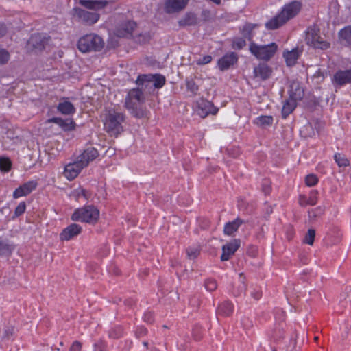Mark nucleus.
<instances>
[{"label":"nucleus","mask_w":351,"mask_h":351,"mask_svg":"<svg viewBox=\"0 0 351 351\" xmlns=\"http://www.w3.org/2000/svg\"><path fill=\"white\" fill-rule=\"evenodd\" d=\"M144 101L143 94L139 88L131 89L125 97V106L135 117L143 118L147 116V111L142 108Z\"/></svg>","instance_id":"1"},{"label":"nucleus","mask_w":351,"mask_h":351,"mask_svg":"<svg viewBox=\"0 0 351 351\" xmlns=\"http://www.w3.org/2000/svg\"><path fill=\"white\" fill-rule=\"evenodd\" d=\"M125 116L123 112L116 110H109L105 115L104 126L105 130L112 136H117L123 130L122 123Z\"/></svg>","instance_id":"2"},{"label":"nucleus","mask_w":351,"mask_h":351,"mask_svg":"<svg viewBox=\"0 0 351 351\" xmlns=\"http://www.w3.org/2000/svg\"><path fill=\"white\" fill-rule=\"evenodd\" d=\"M104 47V41L99 36L94 34H87L80 38L77 43L78 49L86 53L91 51H99Z\"/></svg>","instance_id":"3"},{"label":"nucleus","mask_w":351,"mask_h":351,"mask_svg":"<svg viewBox=\"0 0 351 351\" xmlns=\"http://www.w3.org/2000/svg\"><path fill=\"white\" fill-rule=\"evenodd\" d=\"M99 218V210L92 205L84 206L76 209L71 216V219L75 221L95 223Z\"/></svg>","instance_id":"4"},{"label":"nucleus","mask_w":351,"mask_h":351,"mask_svg":"<svg viewBox=\"0 0 351 351\" xmlns=\"http://www.w3.org/2000/svg\"><path fill=\"white\" fill-rule=\"evenodd\" d=\"M278 46L275 43L267 45H258L251 43L250 45V52L258 59L263 60H270L276 52Z\"/></svg>","instance_id":"5"},{"label":"nucleus","mask_w":351,"mask_h":351,"mask_svg":"<svg viewBox=\"0 0 351 351\" xmlns=\"http://www.w3.org/2000/svg\"><path fill=\"white\" fill-rule=\"evenodd\" d=\"M301 9L299 1H292L283 7L281 12L272 18L269 22H287L296 16Z\"/></svg>","instance_id":"6"},{"label":"nucleus","mask_w":351,"mask_h":351,"mask_svg":"<svg viewBox=\"0 0 351 351\" xmlns=\"http://www.w3.org/2000/svg\"><path fill=\"white\" fill-rule=\"evenodd\" d=\"M306 33V40L308 45L322 50H326L330 47V43L324 40L319 35V29L315 25H313V27L308 28Z\"/></svg>","instance_id":"7"},{"label":"nucleus","mask_w":351,"mask_h":351,"mask_svg":"<svg viewBox=\"0 0 351 351\" xmlns=\"http://www.w3.org/2000/svg\"><path fill=\"white\" fill-rule=\"evenodd\" d=\"M150 82L153 83L154 88H160L165 84L166 79L161 74H145L139 75L136 81L137 85L145 84V86Z\"/></svg>","instance_id":"8"},{"label":"nucleus","mask_w":351,"mask_h":351,"mask_svg":"<svg viewBox=\"0 0 351 351\" xmlns=\"http://www.w3.org/2000/svg\"><path fill=\"white\" fill-rule=\"evenodd\" d=\"M49 37L46 34H36L32 35L27 43V48L28 50L38 52L43 50L45 45L47 44Z\"/></svg>","instance_id":"9"},{"label":"nucleus","mask_w":351,"mask_h":351,"mask_svg":"<svg viewBox=\"0 0 351 351\" xmlns=\"http://www.w3.org/2000/svg\"><path fill=\"white\" fill-rule=\"evenodd\" d=\"M295 93H292L290 97L284 104L282 109V116L285 119L296 107V101L301 99L303 96V90L300 88H296Z\"/></svg>","instance_id":"10"},{"label":"nucleus","mask_w":351,"mask_h":351,"mask_svg":"<svg viewBox=\"0 0 351 351\" xmlns=\"http://www.w3.org/2000/svg\"><path fill=\"white\" fill-rule=\"evenodd\" d=\"M197 114L205 118L209 114H216L218 112V108L209 101L201 99L197 102L196 106Z\"/></svg>","instance_id":"11"},{"label":"nucleus","mask_w":351,"mask_h":351,"mask_svg":"<svg viewBox=\"0 0 351 351\" xmlns=\"http://www.w3.org/2000/svg\"><path fill=\"white\" fill-rule=\"evenodd\" d=\"M84 168L82 164L80 163V160L76 158L75 161L66 165L64 175L68 180H72L78 176Z\"/></svg>","instance_id":"12"},{"label":"nucleus","mask_w":351,"mask_h":351,"mask_svg":"<svg viewBox=\"0 0 351 351\" xmlns=\"http://www.w3.org/2000/svg\"><path fill=\"white\" fill-rule=\"evenodd\" d=\"M38 186L36 180L28 181L16 189L13 193V197L15 199L26 196L31 193Z\"/></svg>","instance_id":"13"},{"label":"nucleus","mask_w":351,"mask_h":351,"mask_svg":"<svg viewBox=\"0 0 351 351\" xmlns=\"http://www.w3.org/2000/svg\"><path fill=\"white\" fill-rule=\"evenodd\" d=\"M238 60V56L234 52L226 53L217 61V66L221 71L228 70Z\"/></svg>","instance_id":"14"},{"label":"nucleus","mask_w":351,"mask_h":351,"mask_svg":"<svg viewBox=\"0 0 351 351\" xmlns=\"http://www.w3.org/2000/svg\"><path fill=\"white\" fill-rule=\"evenodd\" d=\"M99 156V152L97 149L93 147H89L84 149V151L80 154L77 158L80 160L82 165L86 167L88 164L93 161Z\"/></svg>","instance_id":"15"},{"label":"nucleus","mask_w":351,"mask_h":351,"mask_svg":"<svg viewBox=\"0 0 351 351\" xmlns=\"http://www.w3.org/2000/svg\"><path fill=\"white\" fill-rule=\"evenodd\" d=\"M82 227L76 223H71L66 227L60 234V239L62 241H69L77 237L82 232Z\"/></svg>","instance_id":"16"},{"label":"nucleus","mask_w":351,"mask_h":351,"mask_svg":"<svg viewBox=\"0 0 351 351\" xmlns=\"http://www.w3.org/2000/svg\"><path fill=\"white\" fill-rule=\"evenodd\" d=\"M189 0H166L164 10L168 14L178 12L183 10L188 4Z\"/></svg>","instance_id":"17"},{"label":"nucleus","mask_w":351,"mask_h":351,"mask_svg":"<svg viewBox=\"0 0 351 351\" xmlns=\"http://www.w3.org/2000/svg\"><path fill=\"white\" fill-rule=\"evenodd\" d=\"M240 243L241 241L239 239H234L226 245H224L222 247L223 252L221 256V260L222 261L229 260L230 256L233 255L240 247Z\"/></svg>","instance_id":"18"},{"label":"nucleus","mask_w":351,"mask_h":351,"mask_svg":"<svg viewBox=\"0 0 351 351\" xmlns=\"http://www.w3.org/2000/svg\"><path fill=\"white\" fill-rule=\"evenodd\" d=\"M334 83L339 86H343L351 83V69L339 70L332 78Z\"/></svg>","instance_id":"19"},{"label":"nucleus","mask_w":351,"mask_h":351,"mask_svg":"<svg viewBox=\"0 0 351 351\" xmlns=\"http://www.w3.org/2000/svg\"><path fill=\"white\" fill-rule=\"evenodd\" d=\"M57 110L64 115L73 114L76 111L73 104L71 103L67 98H63L60 101L57 106Z\"/></svg>","instance_id":"20"},{"label":"nucleus","mask_w":351,"mask_h":351,"mask_svg":"<svg viewBox=\"0 0 351 351\" xmlns=\"http://www.w3.org/2000/svg\"><path fill=\"white\" fill-rule=\"evenodd\" d=\"M254 74L256 77L265 80L271 76V69L267 64L261 63L254 67Z\"/></svg>","instance_id":"21"},{"label":"nucleus","mask_w":351,"mask_h":351,"mask_svg":"<svg viewBox=\"0 0 351 351\" xmlns=\"http://www.w3.org/2000/svg\"><path fill=\"white\" fill-rule=\"evenodd\" d=\"M74 11L80 17L83 18L85 22H97L99 19V15L94 11L88 12L77 8H74Z\"/></svg>","instance_id":"22"},{"label":"nucleus","mask_w":351,"mask_h":351,"mask_svg":"<svg viewBox=\"0 0 351 351\" xmlns=\"http://www.w3.org/2000/svg\"><path fill=\"white\" fill-rule=\"evenodd\" d=\"M136 23H119L117 27L114 34L118 37H127L131 36L134 29V26Z\"/></svg>","instance_id":"23"},{"label":"nucleus","mask_w":351,"mask_h":351,"mask_svg":"<svg viewBox=\"0 0 351 351\" xmlns=\"http://www.w3.org/2000/svg\"><path fill=\"white\" fill-rule=\"evenodd\" d=\"M317 191L313 190L310 192L308 197L300 195L298 200L299 204L303 207L315 205L317 202Z\"/></svg>","instance_id":"24"},{"label":"nucleus","mask_w":351,"mask_h":351,"mask_svg":"<svg viewBox=\"0 0 351 351\" xmlns=\"http://www.w3.org/2000/svg\"><path fill=\"white\" fill-rule=\"evenodd\" d=\"M242 223L243 221L239 218H237L235 220L227 223L224 226V234L228 236L233 234L237 231Z\"/></svg>","instance_id":"25"},{"label":"nucleus","mask_w":351,"mask_h":351,"mask_svg":"<svg viewBox=\"0 0 351 351\" xmlns=\"http://www.w3.org/2000/svg\"><path fill=\"white\" fill-rule=\"evenodd\" d=\"M283 57L285 59L286 63L288 66H291L296 63L299 58V51L297 49H293L291 51H285Z\"/></svg>","instance_id":"26"},{"label":"nucleus","mask_w":351,"mask_h":351,"mask_svg":"<svg viewBox=\"0 0 351 351\" xmlns=\"http://www.w3.org/2000/svg\"><path fill=\"white\" fill-rule=\"evenodd\" d=\"M233 309V304L228 301H225L219 305L217 313L222 316H229L232 313Z\"/></svg>","instance_id":"27"},{"label":"nucleus","mask_w":351,"mask_h":351,"mask_svg":"<svg viewBox=\"0 0 351 351\" xmlns=\"http://www.w3.org/2000/svg\"><path fill=\"white\" fill-rule=\"evenodd\" d=\"M339 37L341 43L351 45V26L348 25L339 32Z\"/></svg>","instance_id":"28"},{"label":"nucleus","mask_w":351,"mask_h":351,"mask_svg":"<svg viewBox=\"0 0 351 351\" xmlns=\"http://www.w3.org/2000/svg\"><path fill=\"white\" fill-rule=\"evenodd\" d=\"M14 249V245L6 240L0 238V256H8L11 254Z\"/></svg>","instance_id":"29"},{"label":"nucleus","mask_w":351,"mask_h":351,"mask_svg":"<svg viewBox=\"0 0 351 351\" xmlns=\"http://www.w3.org/2000/svg\"><path fill=\"white\" fill-rule=\"evenodd\" d=\"M273 121L274 119L273 117L271 116H259L256 117L253 122L254 124L258 126L265 128L267 126L271 125L273 123Z\"/></svg>","instance_id":"30"},{"label":"nucleus","mask_w":351,"mask_h":351,"mask_svg":"<svg viewBox=\"0 0 351 351\" xmlns=\"http://www.w3.org/2000/svg\"><path fill=\"white\" fill-rule=\"evenodd\" d=\"M59 126L64 131H71L75 129V123L72 119H63L61 118Z\"/></svg>","instance_id":"31"},{"label":"nucleus","mask_w":351,"mask_h":351,"mask_svg":"<svg viewBox=\"0 0 351 351\" xmlns=\"http://www.w3.org/2000/svg\"><path fill=\"white\" fill-rule=\"evenodd\" d=\"M200 253V247L198 245L190 246L186 248V255L190 259L196 258Z\"/></svg>","instance_id":"32"},{"label":"nucleus","mask_w":351,"mask_h":351,"mask_svg":"<svg viewBox=\"0 0 351 351\" xmlns=\"http://www.w3.org/2000/svg\"><path fill=\"white\" fill-rule=\"evenodd\" d=\"M12 166L10 160L7 157H0V170L4 172L10 171Z\"/></svg>","instance_id":"33"},{"label":"nucleus","mask_w":351,"mask_h":351,"mask_svg":"<svg viewBox=\"0 0 351 351\" xmlns=\"http://www.w3.org/2000/svg\"><path fill=\"white\" fill-rule=\"evenodd\" d=\"M334 158L339 167H346L349 165V162L346 156L340 153L335 154Z\"/></svg>","instance_id":"34"},{"label":"nucleus","mask_w":351,"mask_h":351,"mask_svg":"<svg viewBox=\"0 0 351 351\" xmlns=\"http://www.w3.org/2000/svg\"><path fill=\"white\" fill-rule=\"evenodd\" d=\"M79 4L86 8L91 10L95 9L96 8L100 5L99 2L91 0H79Z\"/></svg>","instance_id":"35"},{"label":"nucleus","mask_w":351,"mask_h":351,"mask_svg":"<svg viewBox=\"0 0 351 351\" xmlns=\"http://www.w3.org/2000/svg\"><path fill=\"white\" fill-rule=\"evenodd\" d=\"M73 195L77 200H79L82 197H83L85 199H88L90 197V195L88 193V192L82 188L76 189L73 192Z\"/></svg>","instance_id":"36"},{"label":"nucleus","mask_w":351,"mask_h":351,"mask_svg":"<svg viewBox=\"0 0 351 351\" xmlns=\"http://www.w3.org/2000/svg\"><path fill=\"white\" fill-rule=\"evenodd\" d=\"M315 237V231L313 229H309L305 235L304 242L308 245H313Z\"/></svg>","instance_id":"37"},{"label":"nucleus","mask_w":351,"mask_h":351,"mask_svg":"<svg viewBox=\"0 0 351 351\" xmlns=\"http://www.w3.org/2000/svg\"><path fill=\"white\" fill-rule=\"evenodd\" d=\"M318 182L317 177L314 174H309L305 178V184L307 186L311 187L316 185Z\"/></svg>","instance_id":"38"},{"label":"nucleus","mask_w":351,"mask_h":351,"mask_svg":"<svg viewBox=\"0 0 351 351\" xmlns=\"http://www.w3.org/2000/svg\"><path fill=\"white\" fill-rule=\"evenodd\" d=\"M246 45V42L243 38H236L232 41V47L234 49H241Z\"/></svg>","instance_id":"39"},{"label":"nucleus","mask_w":351,"mask_h":351,"mask_svg":"<svg viewBox=\"0 0 351 351\" xmlns=\"http://www.w3.org/2000/svg\"><path fill=\"white\" fill-rule=\"evenodd\" d=\"M204 286L206 290L208 291H213L217 289L216 280L212 278H208L204 282Z\"/></svg>","instance_id":"40"},{"label":"nucleus","mask_w":351,"mask_h":351,"mask_svg":"<svg viewBox=\"0 0 351 351\" xmlns=\"http://www.w3.org/2000/svg\"><path fill=\"white\" fill-rule=\"evenodd\" d=\"M10 60V54L8 51L4 49H0V64L7 63Z\"/></svg>","instance_id":"41"},{"label":"nucleus","mask_w":351,"mask_h":351,"mask_svg":"<svg viewBox=\"0 0 351 351\" xmlns=\"http://www.w3.org/2000/svg\"><path fill=\"white\" fill-rule=\"evenodd\" d=\"M186 88L187 90L191 92L193 94H196L198 90V86L193 80L186 81Z\"/></svg>","instance_id":"42"},{"label":"nucleus","mask_w":351,"mask_h":351,"mask_svg":"<svg viewBox=\"0 0 351 351\" xmlns=\"http://www.w3.org/2000/svg\"><path fill=\"white\" fill-rule=\"evenodd\" d=\"M213 60V57L210 55H206L201 58H199L196 60V64L197 65H204L210 63Z\"/></svg>","instance_id":"43"},{"label":"nucleus","mask_w":351,"mask_h":351,"mask_svg":"<svg viewBox=\"0 0 351 351\" xmlns=\"http://www.w3.org/2000/svg\"><path fill=\"white\" fill-rule=\"evenodd\" d=\"M25 209H26L25 203L24 202H20L15 209V211H14L15 216L19 217V216L21 215L22 214H23L25 213Z\"/></svg>","instance_id":"44"},{"label":"nucleus","mask_w":351,"mask_h":351,"mask_svg":"<svg viewBox=\"0 0 351 351\" xmlns=\"http://www.w3.org/2000/svg\"><path fill=\"white\" fill-rule=\"evenodd\" d=\"M82 345L79 341H74L70 348V351H81Z\"/></svg>","instance_id":"45"},{"label":"nucleus","mask_w":351,"mask_h":351,"mask_svg":"<svg viewBox=\"0 0 351 351\" xmlns=\"http://www.w3.org/2000/svg\"><path fill=\"white\" fill-rule=\"evenodd\" d=\"M282 23H265L266 28L268 29H276L279 28Z\"/></svg>","instance_id":"46"},{"label":"nucleus","mask_w":351,"mask_h":351,"mask_svg":"<svg viewBox=\"0 0 351 351\" xmlns=\"http://www.w3.org/2000/svg\"><path fill=\"white\" fill-rule=\"evenodd\" d=\"M60 119H61V118H60V117H53V118L49 119L47 121V123H54L59 125Z\"/></svg>","instance_id":"47"},{"label":"nucleus","mask_w":351,"mask_h":351,"mask_svg":"<svg viewBox=\"0 0 351 351\" xmlns=\"http://www.w3.org/2000/svg\"><path fill=\"white\" fill-rule=\"evenodd\" d=\"M251 295L255 300H258L261 297V292L259 291L258 290L254 291L253 292L251 293Z\"/></svg>","instance_id":"48"},{"label":"nucleus","mask_w":351,"mask_h":351,"mask_svg":"<svg viewBox=\"0 0 351 351\" xmlns=\"http://www.w3.org/2000/svg\"><path fill=\"white\" fill-rule=\"evenodd\" d=\"M144 319L145 321L148 322H152L153 321L152 315L150 313H148L144 315Z\"/></svg>","instance_id":"49"},{"label":"nucleus","mask_w":351,"mask_h":351,"mask_svg":"<svg viewBox=\"0 0 351 351\" xmlns=\"http://www.w3.org/2000/svg\"><path fill=\"white\" fill-rule=\"evenodd\" d=\"M5 34V28L3 26V24H0V38L3 36Z\"/></svg>","instance_id":"50"},{"label":"nucleus","mask_w":351,"mask_h":351,"mask_svg":"<svg viewBox=\"0 0 351 351\" xmlns=\"http://www.w3.org/2000/svg\"><path fill=\"white\" fill-rule=\"evenodd\" d=\"M12 332H13V329H11V330H10L8 332L6 331L5 334V336L9 337L10 335H11L12 334Z\"/></svg>","instance_id":"51"},{"label":"nucleus","mask_w":351,"mask_h":351,"mask_svg":"<svg viewBox=\"0 0 351 351\" xmlns=\"http://www.w3.org/2000/svg\"><path fill=\"white\" fill-rule=\"evenodd\" d=\"M13 141H14V143L16 144L21 141V139L19 137H16V138H13Z\"/></svg>","instance_id":"52"},{"label":"nucleus","mask_w":351,"mask_h":351,"mask_svg":"<svg viewBox=\"0 0 351 351\" xmlns=\"http://www.w3.org/2000/svg\"><path fill=\"white\" fill-rule=\"evenodd\" d=\"M318 339L317 337H315V339L317 340Z\"/></svg>","instance_id":"53"}]
</instances>
